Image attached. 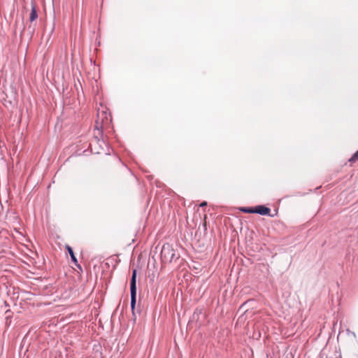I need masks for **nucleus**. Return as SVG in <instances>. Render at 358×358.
Listing matches in <instances>:
<instances>
[{
    "label": "nucleus",
    "mask_w": 358,
    "mask_h": 358,
    "mask_svg": "<svg viewBox=\"0 0 358 358\" xmlns=\"http://www.w3.org/2000/svg\"><path fill=\"white\" fill-rule=\"evenodd\" d=\"M358 159V150L350 159V162H355Z\"/></svg>",
    "instance_id": "6"
},
{
    "label": "nucleus",
    "mask_w": 358,
    "mask_h": 358,
    "mask_svg": "<svg viewBox=\"0 0 358 358\" xmlns=\"http://www.w3.org/2000/svg\"><path fill=\"white\" fill-rule=\"evenodd\" d=\"M131 289V308L134 309L136 305V270H134L130 283Z\"/></svg>",
    "instance_id": "1"
},
{
    "label": "nucleus",
    "mask_w": 358,
    "mask_h": 358,
    "mask_svg": "<svg viewBox=\"0 0 358 358\" xmlns=\"http://www.w3.org/2000/svg\"><path fill=\"white\" fill-rule=\"evenodd\" d=\"M254 211H255V213H258L260 215H268L271 210L270 208L264 206H258L254 208Z\"/></svg>",
    "instance_id": "3"
},
{
    "label": "nucleus",
    "mask_w": 358,
    "mask_h": 358,
    "mask_svg": "<svg viewBox=\"0 0 358 358\" xmlns=\"http://www.w3.org/2000/svg\"><path fill=\"white\" fill-rule=\"evenodd\" d=\"M166 250H169H169H170V248H164H164H163V249H162V254H163V253H164Z\"/></svg>",
    "instance_id": "8"
},
{
    "label": "nucleus",
    "mask_w": 358,
    "mask_h": 358,
    "mask_svg": "<svg viewBox=\"0 0 358 358\" xmlns=\"http://www.w3.org/2000/svg\"><path fill=\"white\" fill-rule=\"evenodd\" d=\"M206 204H207V203H206V201H203V202H202V203L200 204V206H206Z\"/></svg>",
    "instance_id": "9"
},
{
    "label": "nucleus",
    "mask_w": 358,
    "mask_h": 358,
    "mask_svg": "<svg viewBox=\"0 0 358 358\" xmlns=\"http://www.w3.org/2000/svg\"><path fill=\"white\" fill-rule=\"evenodd\" d=\"M66 248H67L68 252H69V255H70V256L71 257L72 261L74 263L76 264L77 263V259H76V258L75 257V255L73 253V251L72 248L71 247H69V246H67Z\"/></svg>",
    "instance_id": "5"
},
{
    "label": "nucleus",
    "mask_w": 358,
    "mask_h": 358,
    "mask_svg": "<svg viewBox=\"0 0 358 358\" xmlns=\"http://www.w3.org/2000/svg\"><path fill=\"white\" fill-rule=\"evenodd\" d=\"M97 117H98V120L96 121V124H97V127H98V124H99V121L101 120V124H108V122L110 121V119L108 118L107 114H105V113L103 111H100V110H98L97 112Z\"/></svg>",
    "instance_id": "2"
},
{
    "label": "nucleus",
    "mask_w": 358,
    "mask_h": 358,
    "mask_svg": "<svg viewBox=\"0 0 358 358\" xmlns=\"http://www.w3.org/2000/svg\"><path fill=\"white\" fill-rule=\"evenodd\" d=\"M242 211L248 213H255V211H254V208H243Z\"/></svg>",
    "instance_id": "7"
},
{
    "label": "nucleus",
    "mask_w": 358,
    "mask_h": 358,
    "mask_svg": "<svg viewBox=\"0 0 358 358\" xmlns=\"http://www.w3.org/2000/svg\"><path fill=\"white\" fill-rule=\"evenodd\" d=\"M37 17H38V15H37V11H36V6H35V5H33L32 8H31V13H30V16H29V20H30L31 22H33L35 20H36Z\"/></svg>",
    "instance_id": "4"
}]
</instances>
